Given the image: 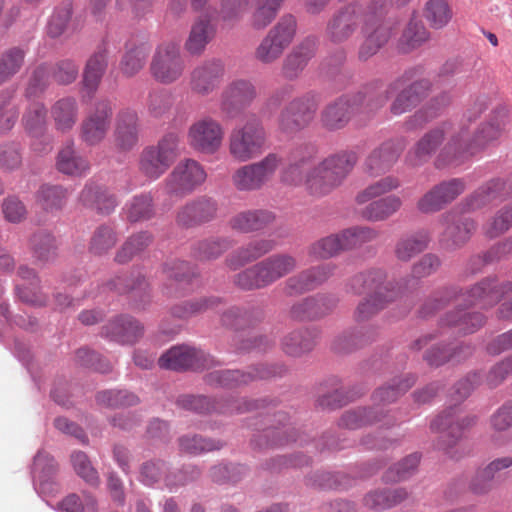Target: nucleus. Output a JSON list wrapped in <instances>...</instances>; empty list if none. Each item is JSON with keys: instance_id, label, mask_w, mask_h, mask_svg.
<instances>
[{"instance_id": "f257e3e1", "label": "nucleus", "mask_w": 512, "mask_h": 512, "mask_svg": "<svg viewBox=\"0 0 512 512\" xmlns=\"http://www.w3.org/2000/svg\"><path fill=\"white\" fill-rule=\"evenodd\" d=\"M316 155L317 150L313 145L296 148L281 179L289 185H304L309 195L319 198L343 184L357 163V155L351 151H342L314 164Z\"/></svg>"}, {"instance_id": "f03ea898", "label": "nucleus", "mask_w": 512, "mask_h": 512, "mask_svg": "<svg viewBox=\"0 0 512 512\" xmlns=\"http://www.w3.org/2000/svg\"><path fill=\"white\" fill-rule=\"evenodd\" d=\"M507 125V116L504 111H495L483 123L472 139L465 129H458L449 142L443 146L438 154L435 165L442 168L448 165L457 166L477 153L492 141L500 138Z\"/></svg>"}, {"instance_id": "7ed1b4c3", "label": "nucleus", "mask_w": 512, "mask_h": 512, "mask_svg": "<svg viewBox=\"0 0 512 512\" xmlns=\"http://www.w3.org/2000/svg\"><path fill=\"white\" fill-rule=\"evenodd\" d=\"M389 91L379 93H362L344 95L328 103L320 114L323 128L336 131L344 128L355 113L373 112L388 100Z\"/></svg>"}, {"instance_id": "20e7f679", "label": "nucleus", "mask_w": 512, "mask_h": 512, "mask_svg": "<svg viewBox=\"0 0 512 512\" xmlns=\"http://www.w3.org/2000/svg\"><path fill=\"white\" fill-rule=\"evenodd\" d=\"M297 267V260L287 253L273 254L235 276V284L243 290L260 289L288 275Z\"/></svg>"}, {"instance_id": "39448f33", "label": "nucleus", "mask_w": 512, "mask_h": 512, "mask_svg": "<svg viewBox=\"0 0 512 512\" xmlns=\"http://www.w3.org/2000/svg\"><path fill=\"white\" fill-rule=\"evenodd\" d=\"M266 131L260 120L253 118L234 127L228 137V152L238 162L257 158L266 148Z\"/></svg>"}, {"instance_id": "423d86ee", "label": "nucleus", "mask_w": 512, "mask_h": 512, "mask_svg": "<svg viewBox=\"0 0 512 512\" xmlns=\"http://www.w3.org/2000/svg\"><path fill=\"white\" fill-rule=\"evenodd\" d=\"M180 135L165 134L156 145L144 148L140 154L139 169L149 179L161 177L180 155Z\"/></svg>"}, {"instance_id": "0eeeda50", "label": "nucleus", "mask_w": 512, "mask_h": 512, "mask_svg": "<svg viewBox=\"0 0 512 512\" xmlns=\"http://www.w3.org/2000/svg\"><path fill=\"white\" fill-rule=\"evenodd\" d=\"M281 165L279 154L268 153L259 161L239 167L232 174V184L240 192L258 191L273 179Z\"/></svg>"}, {"instance_id": "6e6552de", "label": "nucleus", "mask_w": 512, "mask_h": 512, "mask_svg": "<svg viewBox=\"0 0 512 512\" xmlns=\"http://www.w3.org/2000/svg\"><path fill=\"white\" fill-rule=\"evenodd\" d=\"M225 136L223 125L215 118L205 115L194 120L187 129V143L197 153H217Z\"/></svg>"}, {"instance_id": "1a4fd4ad", "label": "nucleus", "mask_w": 512, "mask_h": 512, "mask_svg": "<svg viewBox=\"0 0 512 512\" xmlns=\"http://www.w3.org/2000/svg\"><path fill=\"white\" fill-rule=\"evenodd\" d=\"M149 70L158 83L169 85L178 81L185 71V61L179 45L170 41L157 46Z\"/></svg>"}, {"instance_id": "9d476101", "label": "nucleus", "mask_w": 512, "mask_h": 512, "mask_svg": "<svg viewBox=\"0 0 512 512\" xmlns=\"http://www.w3.org/2000/svg\"><path fill=\"white\" fill-rule=\"evenodd\" d=\"M319 103L320 98L314 92L294 98L279 115V129L285 133H296L308 127L315 118Z\"/></svg>"}, {"instance_id": "9b49d317", "label": "nucleus", "mask_w": 512, "mask_h": 512, "mask_svg": "<svg viewBox=\"0 0 512 512\" xmlns=\"http://www.w3.org/2000/svg\"><path fill=\"white\" fill-rule=\"evenodd\" d=\"M207 179L205 168L195 159L181 160L165 179L167 194L185 197L193 193Z\"/></svg>"}, {"instance_id": "f8f14e48", "label": "nucleus", "mask_w": 512, "mask_h": 512, "mask_svg": "<svg viewBox=\"0 0 512 512\" xmlns=\"http://www.w3.org/2000/svg\"><path fill=\"white\" fill-rule=\"evenodd\" d=\"M360 30L362 42L358 49V58L367 61L389 42L397 30V23L367 15Z\"/></svg>"}, {"instance_id": "ddd939ff", "label": "nucleus", "mask_w": 512, "mask_h": 512, "mask_svg": "<svg viewBox=\"0 0 512 512\" xmlns=\"http://www.w3.org/2000/svg\"><path fill=\"white\" fill-rule=\"evenodd\" d=\"M365 17L362 4L350 3L336 11L326 25V37L334 44L348 41L361 27Z\"/></svg>"}, {"instance_id": "4468645a", "label": "nucleus", "mask_w": 512, "mask_h": 512, "mask_svg": "<svg viewBox=\"0 0 512 512\" xmlns=\"http://www.w3.org/2000/svg\"><path fill=\"white\" fill-rule=\"evenodd\" d=\"M475 421L474 416L458 415L455 408H449L438 415L431 422V429L442 433L437 442L438 449L448 452L461 438L463 431L474 425Z\"/></svg>"}, {"instance_id": "2eb2a0df", "label": "nucleus", "mask_w": 512, "mask_h": 512, "mask_svg": "<svg viewBox=\"0 0 512 512\" xmlns=\"http://www.w3.org/2000/svg\"><path fill=\"white\" fill-rule=\"evenodd\" d=\"M224 75L225 67L222 61L206 60L191 70L188 85L194 95L206 97L219 89Z\"/></svg>"}, {"instance_id": "dca6fc26", "label": "nucleus", "mask_w": 512, "mask_h": 512, "mask_svg": "<svg viewBox=\"0 0 512 512\" xmlns=\"http://www.w3.org/2000/svg\"><path fill=\"white\" fill-rule=\"evenodd\" d=\"M113 108L108 101H101L87 114L80 124V139L88 146L100 144L110 129Z\"/></svg>"}, {"instance_id": "f3484780", "label": "nucleus", "mask_w": 512, "mask_h": 512, "mask_svg": "<svg viewBox=\"0 0 512 512\" xmlns=\"http://www.w3.org/2000/svg\"><path fill=\"white\" fill-rule=\"evenodd\" d=\"M386 274L381 269L358 273L350 279L349 288L354 294L369 292L375 299L395 300L399 290L392 282H386Z\"/></svg>"}, {"instance_id": "a211bd4d", "label": "nucleus", "mask_w": 512, "mask_h": 512, "mask_svg": "<svg viewBox=\"0 0 512 512\" xmlns=\"http://www.w3.org/2000/svg\"><path fill=\"white\" fill-rule=\"evenodd\" d=\"M454 129L451 123L445 122L425 133L407 154V161L411 166H420L427 162L446 139L449 142Z\"/></svg>"}, {"instance_id": "6ab92c4d", "label": "nucleus", "mask_w": 512, "mask_h": 512, "mask_svg": "<svg viewBox=\"0 0 512 512\" xmlns=\"http://www.w3.org/2000/svg\"><path fill=\"white\" fill-rule=\"evenodd\" d=\"M255 85L245 79H237L229 83L221 93L220 109L230 118L246 109L256 99Z\"/></svg>"}, {"instance_id": "aec40b11", "label": "nucleus", "mask_w": 512, "mask_h": 512, "mask_svg": "<svg viewBox=\"0 0 512 512\" xmlns=\"http://www.w3.org/2000/svg\"><path fill=\"white\" fill-rule=\"evenodd\" d=\"M218 214L217 201L209 196H199L181 206L176 213V223L185 228L213 221Z\"/></svg>"}, {"instance_id": "412c9836", "label": "nucleus", "mask_w": 512, "mask_h": 512, "mask_svg": "<svg viewBox=\"0 0 512 512\" xmlns=\"http://www.w3.org/2000/svg\"><path fill=\"white\" fill-rule=\"evenodd\" d=\"M465 190V183L461 179H451L435 185L426 192L417 202V208L424 214L435 213L451 203Z\"/></svg>"}, {"instance_id": "4be33fe9", "label": "nucleus", "mask_w": 512, "mask_h": 512, "mask_svg": "<svg viewBox=\"0 0 512 512\" xmlns=\"http://www.w3.org/2000/svg\"><path fill=\"white\" fill-rule=\"evenodd\" d=\"M211 363L212 360L203 351L189 346L172 347L158 360L161 368L176 371L204 369L208 368Z\"/></svg>"}, {"instance_id": "5701e85b", "label": "nucleus", "mask_w": 512, "mask_h": 512, "mask_svg": "<svg viewBox=\"0 0 512 512\" xmlns=\"http://www.w3.org/2000/svg\"><path fill=\"white\" fill-rule=\"evenodd\" d=\"M177 405L186 410H192L198 413H208L217 411L220 413H243L258 408V401H227L214 402L205 396L182 395L177 399Z\"/></svg>"}, {"instance_id": "b1692460", "label": "nucleus", "mask_w": 512, "mask_h": 512, "mask_svg": "<svg viewBox=\"0 0 512 512\" xmlns=\"http://www.w3.org/2000/svg\"><path fill=\"white\" fill-rule=\"evenodd\" d=\"M333 263L320 264L290 277L285 282V293L298 295L313 290L325 283L335 272Z\"/></svg>"}, {"instance_id": "393cba45", "label": "nucleus", "mask_w": 512, "mask_h": 512, "mask_svg": "<svg viewBox=\"0 0 512 512\" xmlns=\"http://www.w3.org/2000/svg\"><path fill=\"white\" fill-rule=\"evenodd\" d=\"M439 221L443 229L440 241L448 248L462 246L476 230V224L472 219L460 218L454 211L442 214Z\"/></svg>"}, {"instance_id": "a878e982", "label": "nucleus", "mask_w": 512, "mask_h": 512, "mask_svg": "<svg viewBox=\"0 0 512 512\" xmlns=\"http://www.w3.org/2000/svg\"><path fill=\"white\" fill-rule=\"evenodd\" d=\"M405 148L403 139H392L383 142L367 157L365 167L371 176H378L389 171L397 162Z\"/></svg>"}, {"instance_id": "bb28decb", "label": "nucleus", "mask_w": 512, "mask_h": 512, "mask_svg": "<svg viewBox=\"0 0 512 512\" xmlns=\"http://www.w3.org/2000/svg\"><path fill=\"white\" fill-rule=\"evenodd\" d=\"M276 375V371L268 366L261 365L254 368L253 372H241L239 370H218L210 372L206 381L215 386L235 388L247 384L254 379H266Z\"/></svg>"}, {"instance_id": "cd10ccee", "label": "nucleus", "mask_w": 512, "mask_h": 512, "mask_svg": "<svg viewBox=\"0 0 512 512\" xmlns=\"http://www.w3.org/2000/svg\"><path fill=\"white\" fill-rule=\"evenodd\" d=\"M511 291V281H500L497 277H488L477 283L468 292L469 303L490 307Z\"/></svg>"}, {"instance_id": "c85d7f7f", "label": "nucleus", "mask_w": 512, "mask_h": 512, "mask_svg": "<svg viewBox=\"0 0 512 512\" xmlns=\"http://www.w3.org/2000/svg\"><path fill=\"white\" fill-rule=\"evenodd\" d=\"M144 333L143 326L131 316L120 315L102 327V335L120 344H133Z\"/></svg>"}, {"instance_id": "c756f323", "label": "nucleus", "mask_w": 512, "mask_h": 512, "mask_svg": "<svg viewBox=\"0 0 512 512\" xmlns=\"http://www.w3.org/2000/svg\"><path fill=\"white\" fill-rule=\"evenodd\" d=\"M317 45L318 41L315 37H307L296 45L283 61V76L289 80L298 78L315 56Z\"/></svg>"}, {"instance_id": "7c9ffc66", "label": "nucleus", "mask_w": 512, "mask_h": 512, "mask_svg": "<svg viewBox=\"0 0 512 512\" xmlns=\"http://www.w3.org/2000/svg\"><path fill=\"white\" fill-rule=\"evenodd\" d=\"M139 131L137 112L130 109L120 111L114 129L115 145L124 151L131 150L139 141Z\"/></svg>"}, {"instance_id": "2f4dec72", "label": "nucleus", "mask_w": 512, "mask_h": 512, "mask_svg": "<svg viewBox=\"0 0 512 512\" xmlns=\"http://www.w3.org/2000/svg\"><path fill=\"white\" fill-rule=\"evenodd\" d=\"M275 221L273 212L265 209L246 210L237 213L229 220L232 230L250 233L262 230Z\"/></svg>"}, {"instance_id": "473e14b6", "label": "nucleus", "mask_w": 512, "mask_h": 512, "mask_svg": "<svg viewBox=\"0 0 512 512\" xmlns=\"http://www.w3.org/2000/svg\"><path fill=\"white\" fill-rule=\"evenodd\" d=\"M431 83L427 79H421L411 83L401 90L390 106L394 115H401L417 106L429 93Z\"/></svg>"}, {"instance_id": "72a5a7b5", "label": "nucleus", "mask_w": 512, "mask_h": 512, "mask_svg": "<svg viewBox=\"0 0 512 512\" xmlns=\"http://www.w3.org/2000/svg\"><path fill=\"white\" fill-rule=\"evenodd\" d=\"M79 200L84 206L105 215L114 211L118 204L113 194L93 183L85 185L80 193Z\"/></svg>"}, {"instance_id": "f704fd0d", "label": "nucleus", "mask_w": 512, "mask_h": 512, "mask_svg": "<svg viewBox=\"0 0 512 512\" xmlns=\"http://www.w3.org/2000/svg\"><path fill=\"white\" fill-rule=\"evenodd\" d=\"M276 246V242L270 239H258L248 243L246 246L239 248L231 253L227 259L226 264L232 269L236 270L245 264L252 262L264 254L272 251Z\"/></svg>"}, {"instance_id": "c9c22d12", "label": "nucleus", "mask_w": 512, "mask_h": 512, "mask_svg": "<svg viewBox=\"0 0 512 512\" xmlns=\"http://www.w3.org/2000/svg\"><path fill=\"white\" fill-rule=\"evenodd\" d=\"M508 194L504 181L495 179L479 187L465 200L467 211L480 209L494 201L501 200Z\"/></svg>"}, {"instance_id": "e433bc0d", "label": "nucleus", "mask_w": 512, "mask_h": 512, "mask_svg": "<svg viewBox=\"0 0 512 512\" xmlns=\"http://www.w3.org/2000/svg\"><path fill=\"white\" fill-rule=\"evenodd\" d=\"M78 111L75 98L64 97L57 100L50 109L56 130L62 133L72 130L78 119Z\"/></svg>"}, {"instance_id": "4c0bfd02", "label": "nucleus", "mask_w": 512, "mask_h": 512, "mask_svg": "<svg viewBox=\"0 0 512 512\" xmlns=\"http://www.w3.org/2000/svg\"><path fill=\"white\" fill-rule=\"evenodd\" d=\"M512 466V457L505 456L497 458L490 462L483 469L479 470L472 483L471 489L477 494H484L492 487V481L500 475V473Z\"/></svg>"}, {"instance_id": "58836bf2", "label": "nucleus", "mask_w": 512, "mask_h": 512, "mask_svg": "<svg viewBox=\"0 0 512 512\" xmlns=\"http://www.w3.org/2000/svg\"><path fill=\"white\" fill-rule=\"evenodd\" d=\"M335 301L325 296L310 297L292 306L290 314L293 319H314L326 314L334 307Z\"/></svg>"}, {"instance_id": "ea45409f", "label": "nucleus", "mask_w": 512, "mask_h": 512, "mask_svg": "<svg viewBox=\"0 0 512 512\" xmlns=\"http://www.w3.org/2000/svg\"><path fill=\"white\" fill-rule=\"evenodd\" d=\"M441 324L456 329L460 334H468L477 331L484 324V317L478 312L457 309L449 311Z\"/></svg>"}, {"instance_id": "a19ab883", "label": "nucleus", "mask_w": 512, "mask_h": 512, "mask_svg": "<svg viewBox=\"0 0 512 512\" xmlns=\"http://www.w3.org/2000/svg\"><path fill=\"white\" fill-rule=\"evenodd\" d=\"M56 165L61 173L78 177L90 169L89 161L75 151L72 143L59 151Z\"/></svg>"}, {"instance_id": "79ce46f5", "label": "nucleus", "mask_w": 512, "mask_h": 512, "mask_svg": "<svg viewBox=\"0 0 512 512\" xmlns=\"http://www.w3.org/2000/svg\"><path fill=\"white\" fill-rule=\"evenodd\" d=\"M430 38V32L415 15L411 17L399 39L398 47L403 53L417 49Z\"/></svg>"}, {"instance_id": "37998d69", "label": "nucleus", "mask_w": 512, "mask_h": 512, "mask_svg": "<svg viewBox=\"0 0 512 512\" xmlns=\"http://www.w3.org/2000/svg\"><path fill=\"white\" fill-rule=\"evenodd\" d=\"M215 35V28L207 18H199L192 26L185 49L192 55H199Z\"/></svg>"}, {"instance_id": "c03bdc74", "label": "nucleus", "mask_w": 512, "mask_h": 512, "mask_svg": "<svg viewBox=\"0 0 512 512\" xmlns=\"http://www.w3.org/2000/svg\"><path fill=\"white\" fill-rule=\"evenodd\" d=\"M316 337V333L308 329L292 331L282 340L283 351L287 355L299 357L313 349Z\"/></svg>"}, {"instance_id": "a18cd8bd", "label": "nucleus", "mask_w": 512, "mask_h": 512, "mask_svg": "<svg viewBox=\"0 0 512 512\" xmlns=\"http://www.w3.org/2000/svg\"><path fill=\"white\" fill-rule=\"evenodd\" d=\"M430 237L425 231L400 238L395 246V256L398 260L408 262L414 256L424 251L429 244Z\"/></svg>"}, {"instance_id": "49530a36", "label": "nucleus", "mask_w": 512, "mask_h": 512, "mask_svg": "<svg viewBox=\"0 0 512 512\" xmlns=\"http://www.w3.org/2000/svg\"><path fill=\"white\" fill-rule=\"evenodd\" d=\"M402 201L396 195H390L369 203L361 212L364 219L372 222L384 221L395 214Z\"/></svg>"}, {"instance_id": "de8ad7c7", "label": "nucleus", "mask_w": 512, "mask_h": 512, "mask_svg": "<svg viewBox=\"0 0 512 512\" xmlns=\"http://www.w3.org/2000/svg\"><path fill=\"white\" fill-rule=\"evenodd\" d=\"M126 219L136 223L150 220L155 215V205L151 194H141L133 197L124 207Z\"/></svg>"}, {"instance_id": "09e8293b", "label": "nucleus", "mask_w": 512, "mask_h": 512, "mask_svg": "<svg viewBox=\"0 0 512 512\" xmlns=\"http://www.w3.org/2000/svg\"><path fill=\"white\" fill-rule=\"evenodd\" d=\"M107 55V50L100 48L88 59L83 75V82L86 88L94 91L98 87L107 68Z\"/></svg>"}, {"instance_id": "8fccbe9b", "label": "nucleus", "mask_w": 512, "mask_h": 512, "mask_svg": "<svg viewBox=\"0 0 512 512\" xmlns=\"http://www.w3.org/2000/svg\"><path fill=\"white\" fill-rule=\"evenodd\" d=\"M453 16L447 0H428L423 8V17L432 29H442L448 25Z\"/></svg>"}, {"instance_id": "3c124183", "label": "nucleus", "mask_w": 512, "mask_h": 512, "mask_svg": "<svg viewBox=\"0 0 512 512\" xmlns=\"http://www.w3.org/2000/svg\"><path fill=\"white\" fill-rule=\"evenodd\" d=\"M68 190L60 185H42L36 194V201L45 211L61 210L67 200Z\"/></svg>"}, {"instance_id": "603ef678", "label": "nucleus", "mask_w": 512, "mask_h": 512, "mask_svg": "<svg viewBox=\"0 0 512 512\" xmlns=\"http://www.w3.org/2000/svg\"><path fill=\"white\" fill-rule=\"evenodd\" d=\"M407 496L408 493L402 488L377 490L364 497V505L370 509L383 510L401 503Z\"/></svg>"}, {"instance_id": "864d4df0", "label": "nucleus", "mask_w": 512, "mask_h": 512, "mask_svg": "<svg viewBox=\"0 0 512 512\" xmlns=\"http://www.w3.org/2000/svg\"><path fill=\"white\" fill-rule=\"evenodd\" d=\"M345 250L362 247L377 239L379 232L368 226H353L339 232Z\"/></svg>"}, {"instance_id": "5fc2aeb1", "label": "nucleus", "mask_w": 512, "mask_h": 512, "mask_svg": "<svg viewBox=\"0 0 512 512\" xmlns=\"http://www.w3.org/2000/svg\"><path fill=\"white\" fill-rule=\"evenodd\" d=\"M376 335L373 327L361 326L355 331L345 334L335 342V349L338 352H351L371 342Z\"/></svg>"}, {"instance_id": "6e6d98bb", "label": "nucleus", "mask_w": 512, "mask_h": 512, "mask_svg": "<svg viewBox=\"0 0 512 512\" xmlns=\"http://www.w3.org/2000/svg\"><path fill=\"white\" fill-rule=\"evenodd\" d=\"M47 110L43 103H31L23 115V125L33 137L41 136L46 129Z\"/></svg>"}, {"instance_id": "4d7b16f0", "label": "nucleus", "mask_w": 512, "mask_h": 512, "mask_svg": "<svg viewBox=\"0 0 512 512\" xmlns=\"http://www.w3.org/2000/svg\"><path fill=\"white\" fill-rule=\"evenodd\" d=\"M399 186L400 181L397 177L386 176L359 191L355 197V201L359 205L365 204L377 197L396 190Z\"/></svg>"}, {"instance_id": "13d9d810", "label": "nucleus", "mask_w": 512, "mask_h": 512, "mask_svg": "<svg viewBox=\"0 0 512 512\" xmlns=\"http://www.w3.org/2000/svg\"><path fill=\"white\" fill-rule=\"evenodd\" d=\"M344 251L339 233L323 237L308 247V255L314 259H329Z\"/></svg>"}, {"instance_id": "bf43d9fd", "label": "nucleus", "mask_w": 512, "mask_h": 512, "mask_svg": "<svg viewBox=\"0 0 512 512\" xmlns=\"http://www.w3.org/2000/svg\"><path fill=\"white\" fill-rule=\"evenodd\" d=\"M296 19L288 14L282 16L269 30L267 36L279 44L284 50L291 44L296 34Z\"/></svg>"}, {"instance_id": "052dcab7", "label": "nucleus", "mask_w": 512, "mask_h": 512, "mask_svg": "<svg viewBox=\"0 0 512 512\" xmlns=\"http://www.w3.org/2000/svg\"><path fill=\"white\" fill-rule=\"evenodd\" d=\"M34 256L42 262H49L57 256L55 238L46 232H37L31 238Z\"/></svg>"}, {"instance_id": "680f3d73", "label": "nucleus", "mask_w": 512, "mask_h": 512, "mask_svg": "<svg viewBox=\"0 0 512 512\" xmlns=\"http://www.w3.org/2000/svg\"><path fill=\"white\" fill-rule=\"evenodd\" d=\"M512 227V202L500 208L485 224L484 232L490 238H496Z\"/></svg>"}, {"instance_id": "e2e57ef3", "label": "nucleus", "mask_w": 512, "mask_h": 512, "mask_svg": "<svg viewBox=\"0 0 512 512\" xmlns=\"http://www.w3.org/2000/svg\"><path fill=\"white\" fill-rule=\"evenodd\" d=\"M379 415H382V411L359 408L345 412L340 419L339 425L348 429H358L380 421Z\"/></svg>"}, {"instance_id": "0e129e2a", "label": "nucleus", "mask_w": 512, "mask_h": 512, "mask_svg": "<svg viewBox=\"0 0 512 512\" xmlns=\"http://www.w3.org/2000/svg\"><path fill=\"white\" fill-rule=\"evenodd\" d=\"M117 243V235L112 227L101 225L90 240L89 251L94 255H103L111 250Z\"/></svg>"}, {"instance_id": "69168bd1", "label": "nucleus", "mask_w": 512, "mask_h": 512, "mask_svg": "<svg viewBox=\"0 0 512 512\" xmlns=\"http://www.w3.org/2000/svg\"><path fill=\"white\" fill-rule=\"evenodd\" d=\"M416 378L413 375H407L404 378L395 381L393 385L378 389L373 399L377 403L394 402L401 394L405 393L415 384Z\"/></svg>"}, {"instance_id": "338daca9", "label": "nucleus", "mask_w": 512, "mask_h": 512, "mask_svg": "<svg viewBox=\"0 0 512 512\" xmlns=\"http://www.w3.org/2000/svg\"><path fill=\"white\" fill-rule=\"evenodd\" d=\"M14 90L0 91V130H10L19 115L17 106L13 103Z\"/></svg>"}, {"instance_id": "774afa93", "label": "nucleus", "mask_w": 512, "mask_h": 512, "mask_svg": "<svg viewBox=\"0 0 512 512\" xmlns=\"http://www.w3.org/2000/svg\"><path fill=\"white\" fill-rule=\"evenodd\" d=\"M146 58L147 51L143 46L128 48L120 63L121 72L127 77L134 76L144 67Z\"/></svg>"}]
</instances>
